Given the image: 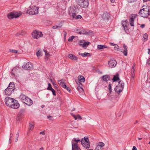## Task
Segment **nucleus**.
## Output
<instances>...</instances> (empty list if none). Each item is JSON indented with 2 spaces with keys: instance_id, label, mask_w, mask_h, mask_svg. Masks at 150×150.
<instances>
[{
  "instance_id": "nucleus-63",
  "label": "nucleus",
  "mask_w": 150,
  "mask_h": 150,
  "mask_svg": "<svg viewBox=\"0 0 150 150\" xmlns=\"http://www.w3.org/2000/svg\"><path fill=\"white\" fill-rule=\"evenodd\" d=\"M110 1L112 3H114L115 1V0H110Z\"/></svg>"
},
{
  "instance_id": "nucleus-50",
  "label": "nucleus",
  "mask_w": 150,
  "mask_h": 150,
  "mask_svg": "<svg viewBox=\"0 0 150 150\" xmlns=\"http://www.w3.org/2000/svg\"><path fill=\"white\" fill-rule=\"evenodd\" d=\"M77 119H78L79 120H81L82 119L81 117L79 115H78L77 116Z\"/></svg>"
},
{
  "instance_id": "nucleus-12",
  "label": "nucleus",
  "mask_w": 150,
  "mask_h": 150,
  "mask_svg": "<svg viewBox=\"0 0 150 150\" xmlns=\"http://www.w3.org/2000/svg\"><path fill=\"white\" fill-rule=\"evenodd\" d=\"M19 106L20 105L18 102L14 99L10 107L13 108L17 109L19 108Z\"/></svg>"
},
{
  "instance_id": "nucleus-62",
  "label": "nucleus",
  "mask_w": 150,
  "mask_h": 150,
  "mask_svg": "<svg viewBox=\"0 0 150 150\" xmlns=\"http://www.w3.org/2000/svg\"><path fill=\"white\" fill-rule=\"evenodd\" d=\"M110 44L111 45H112V46H114V45H115V44H114V43H110Z\"/></svg>"
},
{
  "instance_id": "nucleus-39",
  "label": "nucleus",
  "mask_w": 150,
  "mask_h": 150,
  "mask_svg": "<svg viewBox=\"0 0 150 150\" xmlns=\"http://www.w3.org/2000/svg\"><path fill=\"white\" fill-rule=\"evenodd\" d=\"M19 131H18L16 134V140H15L16 142H17L18 141V138L19 137Z\"/></svg>"
},
{
  "instance_id": "nucleus-53",
  "label": "nucleus",
  "mask_w": 150,
  "mask_h": 150,
  "mask_svg": "<svg viewBox=\"0 0 150 150\" xmlns=\"http://www.w3.org/2000/svg\"><path fill=\"white\" fill-rule=\"evenodd\" d=\"M137 15L136 14H133V15H132V17H133V18H135L136 17H137Z\"/></svg>"
},
{
  "instance_id": "nucleus-32",
  "label": "nucleus",
  "mask_w": 150,
  "mask_h": 150,
  "mask_svg": "<svg viewBox=\"0 0 150 150\" xmlns=\"http://www.w3.org/2000/svg\"><path fill=\"white\" fill-rule=\"evenodd\" d=\"M62 27V25L61 26L58 25H55L52 26V28L53 29H59L60 28Z\"/></svg>"
},
{
  "instance_id": "nucleus-15",
  "label": "nucleus",
  "mask_w": 150,
  "mask_h": 150,
  "mask_svg": "<svg viewBox=\"0 0 150 150\" xmlns=\"http://www.w3.org/2000/svg\"><path fill=\"white\" fill-rule=\"evenodd\" d=\"M28 97L23 94H21L20 96V99L23 103L27 100H28Z\"/></svg>"
},
{
  "instance_id": "nucleus-11",
  "label": "nucleus",
  "mask_w": 150,
  "mask_h": 150,
  "mask_svg": "<svg viewBox=\"0 0 150 150\" xmlns=\"http://www.w3.org/2000/svg\"><path fill=\"white\" fill-rule=\"evenodd\" d=\"M22 67L24 69L28 70H30L33 68L32 64L29 62H28L26 63L25 64H24Z\"/></svg>"
},
{
  "instance_id": "nucleus-61",
  "label": "nucleus",
  "mask_w": 150,
  "mask_h": 150,
  "mask_svg": "<svg viewBox=\"0 0 150 150\" xmlns=\"http://www.w3.org/2000/svg\"><path fill=\"white\" fill-rule=\"evenodd\" d=\"M150 49H148V53L149 54H150Z\"/></svg>"
},
{
  "instance_id": "nucleus-6",
  "label": "nucleus",
  "mask_w": 150,
  "mask_h": 150,
  "mask_svg": "<svg viewBox=\"0 0 150 150\" xmlns=\"http://www.w3.org/2000/svg\"><path fill=\"white\" fill-rule=\"evenodd\" d=\"M80 140L79 139H76V138H74L72 141V150H79L80 149L79 148L77 143L78 142H80Z\"/></svg>"
},
{
  "instance_id": "nucleus-40",
  "label": "nucleus",
  "mask_w": 150,
  "mask_h": 150,
  "mask_svg": "<svg viewBox=\"0 0 150 150\" xmlns=\"http://www.w3.org/2000/svg\"><path fill=\"white\" fill-rule=\"evenodd\" d=\"M75 38V37L73 36H72L71 37H69L68 39V41H69V42H72L73 40V39L74 38Z\"/></svg>"
},
{
  "instance_id": "nucleus-14",
  "label": "nucleus",
  "mask_w": 150,
  "mask_h": 150,
  "mask_svg": "<svg viewBox=\"0 0 150 150\" xmlns=\"http://www.w3.org/2000/svg\"><path fill=\"white\" fill-rule=\"evenodd\" d=\"M105 145L103 142H99L97 145L95 150H103V147Z\"/></svg>"
},
{
  "instance_id": "nucleus-16",
  "label": "nucleus",
  "mask_w": 150,
  "mask_h": 150,
  "mask_svg": "<svg viewBox=\"0 0 150 150\" xmlns=\"http://www.w3.org/2000/svg\"><path fill=\"white\" fill-rule=\"evenodd\" d=\"M109 18V14L107 12L104 13L102 16V18L104 21L108 20Z\"/></svg>"
},
{
  "instance_id": "nucleus-17",
  "label": "nucleus",
  "mask_w": 150,
  "mask_h": 150,
  "mask_svg": "<svg viewBox=\"0 0 150 150\" xmlns=\"http://www.w3.org/2000/svg\"><path fill=\"white\" fill-rule=\"evenodd\" d=\"M8 88H9L7 87L5 89L4 92L5 95L7 96H9L13 92L11 89Z\"/></svg>"
},
{
  "instance_id": "nucleus-5",
  "label": "nucleus",
  "mask_w": 150,
  "mask_h": 150,
  "mask_svg": "<svg viewBox=\"0 0 150 150\" xmlns=\"http://www.w3.org/2000/svg\"><path fill=\"white\" fill-rule=\"evenodd\" d=\"M81 144L86 149L89 148L90 147V144L87 137H84L81 140Z\"/></svg>"
},
{
  "instance_id": "nucleus-51",
  "label": "nucleus",
  "mask_w": 150,
  "mask_h": 150,
  "mask_svg": "<svg viewBox=\"0 0 150 150\" xmlns=\"http://www.w3.org/2000/svg\"><path fill=\"white\" fill-rule=\"evenodd\" d=\"M47 117L48 119H49L50 120H52V117L51 116H47Z\"/></svg>"
},
{
  "instance_id": "nucleus-31",
  "label": "nucleus",
  "mask_w": 150,
  "mask_h": 150,
  "mask_svg": "<svg viewBox=\"0 0 150 150\" xmlns=\"http://www.w3.org/2000/svg\"><path fill=\"white\" fill-rule=\"evenodd\" d=\"M43 51L45 52V54L46 57L47 58H48L50 56V54L48 52H47L46 50H44Z\"/></svg>"
},
{
  "instance_id": "nucleus-28",
  "label": "nucleus",
  "mask_w": 150,
  "mask_h": 150,
  "mask_svg": "<svg viewBox=\"0 0 150 150\" xmlns=\"http://www.w3.org/2000/svg\"><path fill=\"white\" fill-rule=\"evenodd\" d=\"M78 91L81 93L83 94L84 93V90L83 88L81 87L78 86L77 87Z\"/></svg>"
},
{
  "instance_id": "nucleus-2",
  "label": "nucleus",
  "mask_w": 150,
  "mask_h": 150,
  "mask_svg": "<svg viewBox=\"0 0 150 150\" xmlns=\"http://www.w3.org/2000/svg\"><path fill=\"white\" fill-rule=\"evenodd\" d=\"M118 85L115 88V91L118 93L121 92L123 90L124 83L122 80H120L118 82Z\"/></svg>"
},
{
  "instance_id": "nucleus-1",
  "label": "nucleus",
  "mask_w": 150,
  "mask_h": 150,
  "mask_svg": "<svg viewBox=\"0 0 150 150\" xmlns=\"http://www.w3.org/2000/svg\"><path fill=\"white\" fill-rule=\"evenodd\" d=\"M139 14L143 18H147L150 15V11L147 8H144L139 11Z\"/></svg>"
},
{
  "instance_id": "nucleus-52",
  "label": "nucleus",
  "mask_w": 150,
  "mask_h": 150,
  "mask_svg": "<svg viewBox=\"0 0 150 150\" xmlns=\"http://www.w3.org/2000/svg\"><path fill=\"white\" fill-rule=\"evenodd\" d=\"M72 115L75 120H76L77 119V116H76L75 115H73V114H72Z\"/></svg>"
},
{
  "instance_id": "nucleus-26",
  "label": "nucleus",
  "mask_w": 150,
  "mask_h": 150,
  "mask_svg": "<svg viewBox=\"0 0 150 150\" xmlns=\"http://www.w3.org/2000/svg\"><path fill=\"white\" fill-rule=\"evenodd\" d=\"M107 48V46L105 45H98L97 46V48L98 50H101L102 49Z\"/></svg>"
},
{
  "instance_id": "nucleus-30",
  "label": "nucleus",
  "mask_w": 150,
  "mask_h": 150,
  "mask_svg": "<svg viewBox=\"0 0 150 150\" xmlns=\"http://www.w3.org/2000/svg\"><path fill=\"white\" fill-rule=\"evenodd\" d=\"M25 112V110L24 109H21L20 110L18 114V115L19 116H21L23 115V114Z\"/></svg>"
},
{
  "instance_id": "nucleus-34",
  "label": "nucleus",
  "mask_w": 150,
  "mask_h": 150,
  "mask_svg": "<svg viewBox=\"0 0 150 150\" xmlns=\"http://www.w3.org/2000/svg\"><path fill=\"white\" fill-rule=\"evenodd\" d=\"M34 128V125L33 124H30L29 129L30 130H32Z\"/></svg>"
},
{
  "instance_id": "nucleus-37",
  "label": "nucleus",
  "mask_w": 150,
  "mask_h": 150,
  "mask_svg": "<svg viewBox=\"0 0 150 150\" xmlns=\"http://www.w3.org/2000/svg\"><path fill=\"white\" fill-rule=\"evenodd\" d=\"M79 55H81L83 57H86L87 56V55L89 54L88 53H79Z\"/></svg>"
},
{
  "instance_id": "nucleus-9",
  "label": "nucleus",
  "mask_w": 150,
  "mask_h": 150,
  "mask_svg": "<svg viewBox=\"0 0 150 150\" xmlns=\"http://www.w3.org/2000/svg\"><path fill=\"white\" fill-rule=\"evenodd\" d=\"M14 99L10 97L6 98L5 99V102L7 106L10 107Z\"/></svg>"
},
{
  "instance_id": "nucleus-59",
  "label": "nucleus",
  "mask_w": 150,
  "mask_h": 150,
  "mask_svg": "<svg viewBox=\"0 0 150 150\" xmlns=\"http://www.w3.org/2000/svg\"><path fill=\"white\" fill-rule=\"evenodd\" d=\"M13 51L15 53H17L18 52V51L16 50H13Z\"/></svg>"
},
{
  "instance_id": "nucleus-46",
  "label": "nucleus",
  "mask_w": 150,
  "mask_h": 150,
  "mask_svg": "<svg viewBox=\"0 0 150 150\" xmlns=\"http://www.w3.org/2000/svg\"><path fill=\"white\" fill-rule=\"evenodd\" d=\"M114 49L115 50H118L119 49V47L117 45H115Z\"/></svg>"
},
{
  "instance_id": "nucleus-4",
  "label": "nucleus",
  "mask_w": 150,
  "mask_h": 150,
  "mask_svg": "<svg viewBox=\"0 0 150 150\" xmlns=\"http://www.w3.org/2000/svg\"><path fill=\"white\" fill-rule=\"evenodd\" d=\"M77 1L78 5L83 8H87L89 5L88 0H77Z\"/></svg>"
},
{
  "instance_id": "nucleus-10",
  "label": "nucleus",
  "mask_w": 150,
  "mask_h": 150,
  "mask_svg": "<svg viewBox=\"0 0 150 150\" xmlns=\"http://www.w3.org/2000/svg\"><path fill=\"white\" fill-rule=\"evenodd\" d=\"M108 65L110 67L113 68L115 67L117 63L116 61L114 59H111L108 62Z\"/></svg>"
},
{
  "instance_id": "nucleus-35",
  "label": "nucleus",
  "mask_w": 150,
  "mask_h": 150,
  "mask_svg": "<svg viewBox=\"0 0 150 150\" xmlns=\"http://www.w3.org/2000/svg\"><path fill=\"white\" fill-rule=\"evenodd\" d=\"M90 44V42H85L84 43H83V47H85L86 46Z\"/></svg>"
},
{
  "instance_id": "nucleus-23",
  "label": "nucleus",
  "mask_w": 150,
  "mask_h": 150,
  "mask_svg": "<svg viewBox=\"0 0 150 150\" xmlns=\"http://www.w3.org/2000/svg\"><path fill=\"white\" fill-rule=\"evenodd\" d=\"M69 57L70 59L75 60H77V58L74 55L72 54H69Z\"/></svg>"
},
{
  "instance_id": "nucleus-36",
  "label": "nucleus",
  "mask_w": 150,
  "mask_h": 150,
  "mask_svg": "<svg viewBox=\"0 0 150 150\" xmlns=\"http://www.w3.org/2000/svg\"><path fill=\"white\" fill-rule=\"evenodd\" d=\"M36 55L38 57L42 56L41 52L40 51H38L36 53Z\"/></svg>"
},
{
  "instance_id": "nucleus-13",
  "label": "nucleus",
  "mask_w": 150,
  "mask_h": 150,
  "mask_svg": "<svg viewBox=\"0 0 150 150\" xmlns=\"http://www.w3.org/2000/svg\"><path fill=\"white\" fill-rule=\"evenodd\" d=\"M76 8H72L71 9H70V10L69 11V14L73 18H75L76 17V11H75Z\"/></svg>"
},
{
  "instance_id": "nucleus-42",
  "label": "nucleus",
  "mask_w": 150,
  "mask_h": 150,
  "mask_svg": "<svg viewBox=\"0 0 150 150\" xmlns=\"http://www.w3.org/2000/svg\"><path fill=\"white\" fill-rule=\"evenodd\" d=\"M51 90L50 91H51L52 92V94L54 96H56V93L55 90L53 89L52 88H51Z\"/></svg>"
},
{
  "instance_id": "nucleus-18",
  "label": "nucleus",
  "mask_w": 150,
  "mask_h": 150,
  "mask_svg": "<svg viewBox=\"0 0 150 150\" xmlns=\"http://www.w3.org/2000/svg\"><path fill=\"white\" fill-rule=\"evenodd\" d=\"M9 89H11V91L14 92V91L15 89V87L14 83L13 82H11L8 86V87Z\"/></svg>"
},
{
  "instance_id": "nucleus-38",
  "label": "nucleus",
  "mask_w": 150,
  "mask_h": 150,
  "mask_svg": "<svg viewBox=\"0 0 150 150\" xmlns=\"http://www.w3.org/2000/svg\"><path fill=\"white\" fill-rule=\"evenodd\" d=\"M143 38L145 40H147L148 39V35L146 33L144 34L143 35Z\"/></svg>"
},
{
  "instance_id": "nucleus-56",
  "label": "nucleus",
  "mask_w": 150,
  "mask_h": 150,
  "mask_svg": "<svg viewBox=\"0 0 150 150\" xmlns=\"http://www.w3.org/2000/svg\"><path fill=\"white\" fill-rule=\"evenodd\" d=\"M147 64H150V58L149 59L147 62Z\"/></svg>"
},
{
  "instance_id": "nucleus-27",
  "label": "nucleus",
  "mask_w": 150,
  "mask_h": 150,
  "mask_svg": "<svg viewBox=\"0 0 150 150\" xmlns=\"http://www.w3.org/2000/svg\"><path fill=\"white\" fill-rule=\"evenodd\" d=\"M78 78L79 81L81 82H84L85 81V78L82 76H79L78 77Z\"/></svg>"
},
{
  "instance_id": "nucleus-19",
  "label": "nucleus",
  "mask_w": 150,
  "mask_h": 150,
  "mask_svg": "<svg viewBox=\"0 0 150 150\" xmlns=\"http://www.w3.org/2000/svg\"><path fill=\"white\" fill-rule=\"evenodd\" d=\"M59 81L60 82L59 83L61 86L62 87L66 89L67 90L69 91V92H70V90L68 88L67 86L65 83L64 82H60L61 80Z\"/></svg>"
},
{
  "instance_id": "nucleus-43",
  "label": "nucleus",
  "mask_w": 150,
  "mask_h": 150,
  "mask_svg": "<svg viewBox=\"0 0 150 150\" xmlns=\"http://www.w3.org/2000/svg\"><path fill=\"white\" fill-rule=\"evenodd\" d=\"M135 72H132L131 73V77L132 78L131 79V80H132V79H133L134 78V77L135 76Z\"/></svg>"
},
{
  "instance_id": "nucleus-49",
  "label": "nucleus",
  "mask_w": 150,
  "mask_h": 150,
  "mask_svg": "<svg viewBox=\"0 0 150 150\" xmlns=\"http://www.w3.org/2000/svg\"><path fill=\"white\" fill-rule=\"evenodd\" d=\"M13 134L12 133H11L10 134V138L9 139V140H11V138L13 137Z\"/></svg>"
},
{
  "instance_id": "nucleus-29",
  "label": "nucleus",
  "mask_w": 150,
  "mask_h": 150,
  "mask_svg": "<svg viewBox=\"0 0 150 150\" xmlns=\"http://www.w3.org/2000/svg\"><path fill=\"white\" fill-rule=\"evenodd\" d=\"M129 23L131 26H134V18L133 17H131L130 18Z\"/></svg>"
},
{
  "instance_id": "nucleus-24",
  "label": "nucleus",
  "mask_w": 150,
  "mask_h": 150,
  "mask_svg": "<svg viewBox=\"0 0 150 150\" xmlns=\"http://www.w3.org/2000/svg\"><path fill=\"white\" fill-rule=\"evenodd\" d=\"M102 79L103 81H107L110 80V77L108 75H104L103 76Z\"/></svg>"
},
{
  "instance_id": "nucleus-41",
  "label": "nucleus",
  "mask_w": 150,
  "mask_h": 150,
  "mask_svg": "<svg viewBox=\"0 0 150 150\" xmlns=\"http://www.w3.org/2000/svg\"><path fill=\"white\" fill-rule=\"evenodd\" d=\"M112 84L110 83L108 86V89L110 91V93L112 91Z\"/></svg>"
},
{
  "instance_id": "nucleus-8",
  "label": "nucleus",
  "mask_w": 150,
  "mask_h": 150,
  "mask_svg": "<svg viewBox=\"0 0 150 150\" xmlns=\"http://www.w3.org/2000/svg\"><path fill=\"white\" fill-rule=\"evenodd\" d=\"M42 32L35 30L32 33V36L34 38L38 39L42 36Z\"/></svg>"
},
{
  "instance_id": "nucleus-22",
  "label": "nucleus",
  "mask_w": 150,
  "mask_h": 150,
  "mask_svg": "<svg viewBox=\"0 0 150 150\" xmlns=\"http://www.w3.org/2000/svg\"><path fill=\"white\" fill-rule=\"evenodd\" d=\"M18 44L20 47H24L25 43V41L24 40H20L18 41Z\"/></svg>"
},
{
  "instance_id": "nucleus-48",
  "label": "nucleus",
  "mask_w": 150,
  "mask_h": 150,
  "mask_svg": "<svg viewBox=\"0 0 150 150\" xmlns=\"http://www.w3.org/2000/svg\"><path fill=\"white\" fill-rule=\"evenodd\" d=\"M63 32H64V39H65L67 33L65 31H64Z\"/></svg>"
},
{
  "instance_id": "nucleus-45",
  "label": "nucleus",
  "mask_w": 150,
  "mask_h": 150,
  "mask_svg": "<svg viewBox=\"0 0 150 150\" xmlns=\"http://www.w3.org/2000/svg\"><path fill=\"white\" fill-rule=\"evenodd\" d=\"M81 34H85L86 33H88V32H87L85 30H81Z\"/></svg>"
},
{
  "instance_id": "nucleus-54",
  "label": "nucleus",
  "mask_w": 150,
  "mask_h": 150,
  "mask_svg": "<svg viewBox=\"0 0 150 150\" xmlns=\"http://www.w3.org/2000/svg\"><path fill=\"white\" fill-rule=\"evenodd\" d=\"M83 42H82L80 41L79 42V43H78V44L80 45V46L82 45L83 46Z\"/></svg>"
},
{
  "instance_id": "nucleus-47",
  "label": "nucleus",
  "mask_w": 150,
  "mask_h": 150,
  "mask_svg": "<svg viewBox=\"0 0 150 150\" xmlns=\"http://www.w3.org/2000/svg\"><path fill=\"white\" fill-rule=\"evenodd\" d=\"M82 18L81 16L79 15H78L77 16H76V17L75 18L76 19H80Z\"/></svg>"
},
{
  "instance_id": "nucleus-64",
  "label": "nucleus",
  "mask_w": 150,
  "mask_h": 150,
  "mask_svg": "<svg viewBox=\"0 0 150 150\" xmlns=\"http://www.w3.org/2000/svg\"><path fill=\"white\" fill-rule=\"evenodd\" d=\"M43 147H41L39 150H43Z\"/></svg>"
},
{
  "instance_id": "nucleus-60",
  "label": "nucleus",
  "mask_w": 150,
  "mask_h": 150,
  "mask_svg": "<svg viewBox=\"0 0 150 150\" xmlns=\"http://www.w3.org/2000/svg\"><path fill=\"white\" fill-rule=\"evenodd\" d=\"M144 26L145 25L144 24H142L141 25L140 27L142 28H143L144 27Z\"/></svg>"
},
{
  "instance_id": "nucleus-21",
  "label": "nucleus",
  "mask_w": 150,
  "mask_h": 150,
  "mask_svg": "<svg viewBox=\"0 0 150 150\" xmlns=\"http://www.w3.org/2000/svg\"><path fill=\"white\" fill-rule=\"evenodd\" d=\"M28 99V100H27L24 103L29 106H30L33 104V102L32 100L29 98Z\"/></svg>"
},
{
  "instance_id": "nucleus-20",
  "label": "nucleus",
  "mask_w": 150,
  "mask_h": 150,
  "mask_svg": "<svg viewBox=\"0 0 150 150\" xmlns=\"http://www.w3.org/2000/svg\"><path fill=\"white\" fill-rule=\"evenodd\" d=\"M112 80L113 82L117 81L120 80L119 77V75L118 73L116 74L115 75H114L113 79Z\"/></svg>"
},
{
  "instance_id": "nucleus-58",
  "label": "nucleus",
  "mask_w": 150,
  "mask_h": 150,
  "mask_svg": "<svg viewBox=\"0 0 150 150\" xmlns=\"http://www.w3.org/2000/svg\"><path fill=\"white\" fill-rule=\"evenodd\" d=\"M132 150H137V148L135 146H133Z\"/></svg>"
},
{
  "instance_id": "nucleus-33",
  "label": "nucleus",
  "mask_w": 150,
  "mask_h": 150,
  "mask_svg": "<svg viewBox=\"0 0 150 150\" xmlns=\"http://www.w3.org/2000/svg\"><path fill=\"white\" fill-rule=\"evenodd\" d=\"M135 64L134 63L133 65L131 70V72H135Z\"/></svg>"
},
{
  "instance_id": "nucleus-25",
  "label": "nucleus",
  "mask_w": 150,
  "mask_h": 150,
  "mask_svg": "<svg viewBox=\"0 0 150 150\" xmlns=\"http://www.w3.org/2000/svg\"><path fill=\"white\" fill-rule=\"evenodd\" d=\"M123 48H124V50L123 53L124 54V55L125 56H127V46L125 45H123Z\"/></svg>"
},
{
  "instance_id": "nucleus-7",
  "label": "nucleus",
  "mask_w": 150,
  "mask_h": 150,
  "mask_svg": "<svg viewBox=\"0 0 150 150\" xmlns=\"http://www.w3.org/2000/svg\"><path fill=\"white\" fill-rule=\"evenodd\" d=\"M31 8L27 11V13H29L30 15H35L38 13V8L35 6L31 7Z\"/></svg>"
},
{
  "instance_id": "nucleus-55",
  "label": "nucleus",
  "mask_w": 150,
  "mask_h": 150,
  "mask_svg": "<svg viewBox=\"0 0 150 150\" xmlns=\"http://www.w3.org/2000/svg\"><path fill=\"white\" fill-rule=\"evenodd\" d=\"M128 1L129 3H132L135 1L134 0H128Z\"/></svg>"
},
{
  "instance_id": "nucleus-57",
  "label": "nucleus",
  "mask_w": 150,
  "mask_h": 150,
  "mask_svg": "<svg viewBox=\"0 0 150 150\" xmlns=\"http://www.w3.org/2000/svg\"><path fill=\"white\" fill-rule=\"evenodd\" d=\"M40 134H43V135L45 134V132H40Z\"/></svg>"
},
{
  "instance_id": "nucleus-3",
  "label": "nucleus",
  "mask_w": 150,
  "mask_h": 150,
  "mask_svg": "<svg viewBox=\"0 0 150 150\" xmlns=\"http://www.w3.org/2000/svg\"><path fill=\"white\" fill-rule=\"evenodd\" d=\"M22 14V13L20 11H13L9 13L7 15V17L9 19L16 18L19 17Z\"/></svg>"
},
{
  "instance_id": "nucleus-44",
  "label": "nucleus",
  "mask_w": 150,
  "mask_h": 150,
  "mask_svg": "<svg viewBox=\"0 0 150 150\" xmlns=\"http://www.w3.org/2000/svg\"><path fill=\"white\" fill-rule=\"evenodd\" d=\"M48 87L47 88V89L48 90H51V88H52L51 86V84L50 83H48Z\"/></svg>"
}]
</instances>
